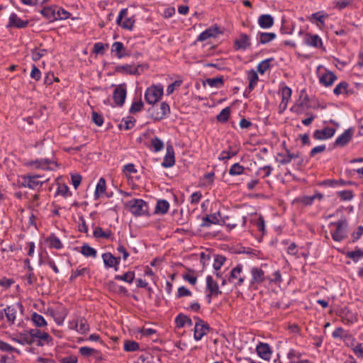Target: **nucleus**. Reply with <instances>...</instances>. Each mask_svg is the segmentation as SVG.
Instances as JSON below:
<instances>
[{
	"instance_id": "aec40b11",
	"label": "nucleus",
	"mask_w": 363,
	"mask_h": 363,
	"mask_svg": "<svg viewBox=\"0 0 363 363\" xmlns=\"http://www.w3.org/2000/svg\"><path fill=\"white\" fill-rule=\"evenodd\" d=\"M102 259L105 266L107 267H116L120 264L121 261L120 257H113L110 252L104 253L102 255ZM117 269H118L116 268V270Z\"/></svg>"
},
{
	"instance_id": "20e7f679",
	"label": "nucleus",
	"mask_w": 363,
	"mask_h": 363,
	"mask_svg": "<svg viewBox=\"0 0 363 363\" xmlns=\"http://www.w3.org/2000/svg\"><path fill=\"white\" fill-rule=\"evenodd\" d=\"M18 309L21 311L23 310V306L20 303L15 305L8 306L0 312V317L2 318L3 314L4 313L8 323L9 325H13L16 320Z\"/></svg>"
},
{
	"instance_id": "6e6552de",
	"label": "nucleus",
	"mask_w": 363,
	"mask_h": 363,
	"mask_svg": "<svg viewBox=\"0 0 363 363\" xmlns=\"http://www.w3.org/2000/svg\"><path fill=\"white\" fill-rule=\"evenodd\" d=\"M252 279L250 280V286L257 289L256 285L264 281L265 277L264 271L258 267H253L251 269Z\"/></svg>"
},
{
	"instance_id": "c756f323",
	"label": "nucleus",
	"mask_w": 363,
	"mask_h": 363,
	"mask_svg": "<svg viewBox=\"0 0 363 363\" xmlns=\"http://www.w3.org/2000/svg\"><path fill=\"white\" fill-rule=\"evenodd\" d=\"M57 6H46L44 7L41 11L40 13L50 21L57 20L55 9Z\"/></svg>"
},
{
	"instance_id": "7c9ffc66",
	"label": "nucleus",
	"mask_w": 363,
	"mask_h": 363,
	"mask_svg": "<svg viewBox=\"0 0 363 363\" xmlns=\"http://www.w3.org/2000/svg\"><path fill=\"white\" fill-rule=\"evenodd\" d=\"M305 40L308 45L315 48H318L323 45L322 40L318 35L306 34Z\"/></svg>"
},
{
	"instance_id": "f704fd0d",
	"label": "nucleus",
	"mask_w": 363,
	"mask_h": 363,
	"mask_svg": "<svg viewBox=\"0 0 363 363\" xmlns=\"http://www.w3.org/2000/svg\"><path fill=\"white\" fill-rule=\"evenodd\" d=\"M321 184L325 185V186H335L336 185H341V186H345L347 184L352 185V184H354V183L352 181L345 182L342 179H340V180L327 179V180H324L321 183Z\"/></svg>"
},
{
	"instance_id": "de8ad7c7",
	"label": "nucleus",
	"mask_w": 363,
	"mask_h": 363,
	"mask_svg": "<svg viewBox=\"0 0 363 363\" xmlns=\"http://www.w3.org/2000/svg\"><path fill=\"white\" fill-rule=\"evenodd\" d=\"M276 38V34L274 33H260L259 43L261 44H266Z\"/></svg>"
},
{
	"instance_id": "f3484780",
	"label": "nucleus",
	"mask_w": 363,
	"mask_h": 363,
	"mask_svg": "<svg viewBox=\"0 0 363 363\" xmlns=\"http://www.w3.org/2000/svg\"><path fill=\"white\" fill-rule=\"evenodd\" d=\"M175 163L174 159V147L171 144H167V153L164 157L162 165L164 167H171Z\"/></svg>"
},
{
	"instance_id": "5fc2aeb1",
	"label": "nucleus",
	"mask_w": 363,
	"mask_h": 363,
	"mask_svg": "<svg viewBox=\"0 0 363 363\" xmlns=\"http://www.w3.org/2000/svg\"><path fill=\"white\" fill-rule=\"evenodd\" d=\"M225 261V257L223 255H217L215 257L214 263L213 264V269L218 271L220 269Z\"/></svg>"
},
{
	"instance_id": "cd10ccee",
	"label": "nucleus",
	"mask_w": 363,
	"mask_h": 363,
	"mask_svg": "<svg viewBox=\"0 0 363 363\" xmlns=\"http://www.w3.org/2000/svg\"><path fill=\"white\" fill-rule=\"evenodd\" d=\"M38 177H23V181L21 182V185L25 187H28L30 189H35L38 186H41L42 182H40L38 181H36L35 179Z\"/></svg>"
},
{
	"instance_id": "338daca9",
	"label": "nucleus",
	"mask_w": 363,
	"mask_h": 363,
	"mask_svg": "<svg viewBox=\"0 0 363 363\" xmlns=\"http://www.w3.org/2000/svg\"><path fill=\"white\" fill-rule=\"evenodd\" d=\"M71 179L74 189H77L82 182V176L79 174H72Z\"/></svg>"
},
{
	"instance_id": "49530a36",
	"label": "nucleus",
	"mask_w": 363,
	"mask_h": 363,
	"mask_svg": "<svg viewBox=\"0 0 363 363\" xmlns=\"http://www.w3.org/2000/svg\"><path fill=\"white\" fill-rule=\"evenodd\" d=\"M348 83L346 82H342L339 84H337L333 90V92L335 95H340L343 92H345L346 94H349V91L347 90Z\"/></svg>"
},
{
	"instance_id": "0eeeda50",
	"label": "nucleus",
	"mask_w": 363,
	"mask_h": 363,
	"mask_svg": "<svg viewBox=\"0 0 363 363\" xmlns=\"http://www.w3.org/2000/svg\"><path fill=\"white\" fill-rule=\"evenodd\" d=\"M126 98V86L125 84L118 85L113 93V99L115 104L122 106Z\"/></svg>"
},
{
	"instance_id": "393cba45",
	"label": "nucleus",
	"mask_w": 363,
	"mask_h": 363,
	"mask_svg": "<svg viewBox=\"0 0 363 363\" xmlns=\"http://www.w3.org/2000/svg\"><path fill=\"white\" fill-rule=\"evenodd\" d=\"M111 52H116V55L119 59L125 56L129 55V54L126 52V49L124 47L123 44L121 42L113 43V44L112 45Z\"/></svg>"
},
{
	"instance_id": "f257e3e1",
	"label": "nucleus",
	"mask_w": 363,
	"mask_h": 363,
	"mask_svg": "<svg viewBox=\"0 0 363 363\" xmlns=\"http://www.w3.org/2000/svg\"><path fill=\"white\" fill-rule=\"evenodd\" d=\"M127 206L134 215L141 216L149 214L147 203L143 199H133L128 201Z\"/></svg>"
},
{
	"instance_id": "423d86ee",
	"label": "nucleus",
	"mask_w": 363,
	"mask_h": 363,
	"mask_svg": "<svg viewBox=\"0 0 363 363\" xmlns=\"http://www.w3.org/2000/svg\"><path fill=\"white\" fill-rule=\"evenodd\" d=\"M196 323L194 326V339L198 341L202 339V337L209 330V325L205 323L203 320L199 318H196Z\"/></svg>"
},
{
	"instance_id": "ea45409f",
	"label": "nucleus",
	"mask_w": 363,
	"mask_h": 363,
	"mask_svg": "<svg viewBox=\"0 0 363 363\" xmlns=\"http://www.w3.org/2000/svg\"><path fill=\"white\" fill-rule=\"evenodd\" d=\"M12 340L21 345H32V340H30L28 333H21L18 337H13Z\"/></svg>"
},
{
	"instance_id": "9d476101",
	"label": "nucleus",
	"mask_w": 363,
	"mask_h": 363,
	"mask_svg": "<svg viewBox=\"0 0 363 363\" xmlns=\"http://www.w3.org/2000/svg\"><path fill=\"white\" fill-rule=\"evenodd\" d=\"M242 271V266L241 264H238L231 270L230 275L228 281L229 282L235 283L236 285L241 286L245 280V277L241 276Z\"/></svg>"
},
{
	"instance_id": "8fccbe9b",
	"label": "nucleus",
	"mask_w": 363,
	"mask_h": 363,
	"mask_svg": "<svg viewBox=\"0 0 363 363\" xmlns=\"http://www.w3.org/2000/svg\"><path fill=\"white\" fill-rule=\"evenodd\" d=\"M244 169V167L241 166L239 163H235L231 166L229 174L232 176L240 175Z\"/></svg>"
},
{
	"instance_id": "ddd939ff",
	"label": "nucleus",
	"mask_w": 363,
	"mask_h": 363,
	"mask_svg": "<svg viewBox=\"0 0 363 363\" xmlns=\"http://www.w3.org/2000/svg\"><path fill=\"white\" fill-rule=\"evenodd\" d=\"M222 33L220 28L214 25L203 31L197 38V41H204L210 38H216L218 34Z\"/></svg>"
},
{
	"instance_id": "4d7b16f0",
	"label": "nucleus",
	"mask_w": 363,
	"mask_h": 363,
	"mask_svg": "<svg viewBox=\"0 0 363 363\" xmlns=\"http://www.w3.org/2000/svg\"><path fill=\"white\" fill-rule=\"evenodd\" d=\"M0 350L3 352H19V351L16 349L15 347H12L9 344L0 340Z\"/></svg>"
},
{
	"instance_id": "412c9836",
	"label": "nucleus",
	"mask_w": 363,
	"mask_h": 363,
	"mask_svg": "<svg viewBox=\"0 0 363 363\" xmlns=\"http://www.w3.org/2000/svg\"><path fill=\"white\" fill-rule=\"evenodd\" d=\"M70 328L75 329L77 332L80 333H85L89 330V325L86 320L84 318H80L79 320H77L73 323H69Z\"/></svg>"
},
{
	"instance_id": "69168bd1",
	"label": "nucleus",
	"mask_w": 363,
	"mask_h": 363,
	"mask_svg": "<svg viewBox=\"0 0 363 363\" xmlns=\"http://www.w3.org/2000/svg\"><path fill=\"white\" fill-rule=\"evenodd\" d=\"M89 272V269L86 267L82 268V269H77L74 272H72L70 279L73 280L75 278H77L79 276L84 275V274L87 273Z\"/></svg>"
},
{
	"instance_id": "6ab92c4d",
	"label": "nucleus",
	"mask_w": 363,
	"mask_h": 363,
	"mask_svg": "<svg viewBox=\"0 0 363 363\" xmlns=\"http://www.w3.org/2000/svg\"><path fill=\"white\" fill-rule=\"evenodd\" d=\"M352 135L353 130L352 128L345 130V132L336 139L334 145L344 147L350 141Z\"/></svg>"
},
{
	"instance_id": "a19ab883",
	"label": "nucleus",
	"mask_w": 363,
	"mask_h": 363,
	"mask_svg": "<svg viewBox=\"0 0 363 363\" xmlns=\"http://www.w3.org/2000/svg\"><path fill=\"white\" fill-rule=\"evenodd\" d=\"M106 191V180L104 178H101L96 185L94 196L96 199H98L101 194H104Z\"/></svg>"
},
{
	"instance_id": "603ef678",
	"label": "nucleus",
	"mask_w": 363,
	"mask_h": 363,
	"mask_svg": "<svg viewBox=\"0 0 363 363\" xmlns=\"http://www.w3.org/2000/svg\"><path fill=\"white\" fill-rule=\"evenodd\" d=\"M139 349V345L135 341L126 340L124 343V350L134 352Z\"/></svg>"
},
{
	"instance_id": "a18cd8bd",
	"label": "nucleus",
	"mask_w": 363,
	"mask_h": 363,
	"mask_svg": "<svg viewBox=\"0 0 363 363\" xmlns=\"http://www.w3.org/2000/svg\"><path fill=\"white\" fill-rule=\"evenodd\" d=\"M230 114V107H225L216 116V119L219 122L225 123V122H226L228 120Z\"/></svg>"
},
{
	"instance_id": "2f4dec72",
	"label": "nucleus",
	"mask_w": 363,
	"mask_h": 363,
	"mask_svg": "<svg viewBox=\"0 0 363 363\" xmlns=\"http://www.w3.org/2000/svg\"><path fill=\"white\" fill-rule=\"evenodd\" d=\"M175 323L178 328H182L184 325L191 326L193 325L192 320L187 315L184 314H179L175 318Z\"/></svg>"
},
{
	"instance_id": "a211bd4d",
	"label": "nucleus",
	"mask_w": 363,
	"mask_h": 363,
	"mask_svg": "<svg viewBox=\"0 0 363 363\" xmlns=\"http://www.w3.org/2000/svg\"><path fill=\"white\" fill-rule=\"evenodd\" d=\"M29 22L28 21H23L17 14L13 13L9 16V24L7 25V28H24L27 27Z\"/></svg>"
},
{
	"instance_id": "37998d69",
	"label": "nucleus",
	"mask_w": 363,
	"mask_h": 363,
	"mask_svg": "<svg viewBox=\"0 0 363 363\" xmlns=\"http://www.w3.org/2000/svg\"><path fill=\"white\" fill-rule=\"evenodd\" d=\"M274 60V58H268L261 62L257 66V72L263 74L270 67V62Z\"/></svg>"
},
{
	"instance_id": "3c124183",
	"label": "nucleus",
	"mask_w": 363,
	"mask_h": 363,
	"mask_svg": "<svg viewBox=\"0 0 363 363\" xmlns=\"http://www.w3.org/2000/svg\"><path fill=\"white\" fill-rule=\"evenodd\" d=\"M93 234L96 238H108L111 235V232L110 230L104 231L102 228H95Z\"/></svg>"
},
{
	"instance_id": "4468645a",
	"label": "nucleus",
	"mask_w": 363,
	"mask_h": 363,
	"mask_svg": "<svg viewBox=\"0 0 363 363\" xmlns=\"http://www.w3.org/2000/svg\"><path fill=\"white\" fill-rule=\"evenodd\" d=\"M28 333L30 340H32V344L36 342V339L44 341H52V340L48 333L43 332L39 329H31Z\"/></svg>"
},
{
	"instance_id": "f03ea898",
	"label": "nucleus",
	"mask_w": 363,
	"mask_h": 363,
	"mask_svg": "<svg viewBox=\"0 0 363 363\" xmlns=\"http://www.w3.org/2000/svg\"><path fill=\"white\" fill-rule=\"evenodd\" d=\"M163 94V87L161 85H152L147 88L145 94V99L150 104H155Z\"/></svg>"
},
{
	"instance_id": "c85d7f7f",
	"label": "nucleus",
	"mask_w": 363,
	"mask_h": 363,
	"mask_svg": "<svg viewBox=\"0 0 363 363\" xmlns=\"http://www.w3.org/2000/svg\"><path fill=\"white\" fill-rule=\"evenodd\" d=\"M330 235L335 241L340 242L347 237V232L346 228H335Z\"/></svg>"
},
{
	"instance_id": "dca6fc26",
	"label": "nucleus",
	"mask_w": 363,
	"mask_h": 363,
	"mask_svg": "<svg viewBox=\"0 0 363 363\" xmlns=\"http://www.w3.org/2000/svg\"><path fill=\"white\" fill-rule=\"evenodd\" d=\"M256 351L259 357L264 360H269L272 355V350L267 343L260 342L256 347Z\"/></svg>"
},
{
	"instance_id": "680f3d73",
	"label": "nucleus",
	"mask_w": 363,
	"mask_h": 363,
	"mask_svg": "<svg viewBox=\"0 0 363 363\" xmlns=\"http://www.w3.org/2000/svg\"><path fill=\"white\" fill-rule=\"evenodd\" d=\"M305 92V90L301 91V95L299 97L296 106H294L292 109H295L297 107H303L309 100L307 94L303 96V94Z\"/></svg>"
},
{
	"instance_id": "bf43d9fd",
	"label": "nucleus",
	"mask_w": 363,
	"mask_h": 363,
	"mask_svg": "<svg viewBox=\"0 0 363 363\" xmlns=\"http://www.w3.org/2000/svg\"><path fill=\"white\" fill-rule=\"evenodd\" d=\"M287 155L286 157L283 158L279 161V162L282 164H286L291 162L292 159L298 158L299 157V154L296 153H291L288 150H286Z\"/></svg>"
},
{
	"instance_id": "4be33fe9",
	"label": "nucleus",
	"mask_w": 363,
	"mask_h": 363,
	"mask_svg": "<svg viewBox=\"0 0 363 363\" xmlns=\"http://www.w3.org/2000/svg\"><path fill=\"white\" fill-rule=\"evenodd\" d=\"M46 244L50 248H55L56 250H61L63 248L64 245L60 240L55 236V234L52 233L48 237H47L45 240Z\"/></svg>"
},
{
	"instance_id": "39448f33",
	"label": "nucleus",
	"mask_w": 363,
	"mask_h": 363,
	"mask_svg": "<svg viewBox=\"0 0 363 363\" xmlns=\"http://www.w3.org/2000/svg\"><path fill=\"white\" fill-rule=\"evenodd\" d=\"M208 224H218L219 225H226V227H235V225L225 224V220L221 218L220 213H213L203 218V223L201 226L204 227Z\"/></svg>"
},
{
	"instance_id": "c03bdc74",
	"label": "nucleus",
	"mask_w": 363,
	"mask_h": 363,
	"mask_svg": "<svg viewBox=\"0 0 363 363\" xmlns=\"http://www.w3.org/2000/svg\"><path fill=\"white\" fill-rule=\"evenodd\" d=\"M135 277V273L133 272H128L123 275H116L115 279L121 280L128 283H132Z\"/></svg>"
},
{
	"instance_id": "c9c22d12",
	"label": "nucleus",
	"mask_w": 363,
	"mask_h": 363,
	"mask_svg": "<svg viewBox=\"0 0 363 363\" xmlns=\"http://www.w3.org/2000/svg\"><path fill=\"white\" fill-rule=\"evenodd\" d=\"M80 252L84 256L86 257L95 258L97 254L96 250L87 244H84L82 246Z\"/></svg>"
},
{
	"instance_id": "9b49d317",
	"label": "nucleus",
	"mask_w": 363,
	"mask_h": 363,
	"mask_svg": "<svg viewBox=\"0 0 363 363\" xmlns=\"http://www.w3.org/2000/svg\"><path fill=\"white\" fill-rule=\"evenodd\" d=\"M50 315L53 317L55 323L60 325L63 323L66 316L68 314V311L63 306H59L56 309H51L50 311Z\"/></svg>"
},
{
	"instance_id": "b1692460",
	"label": "nucleus",
	"mask_w": 363,
	"mask_h": 363,
	"mask_svg": "<svg viewBox=\"0 0 363 363\" xmlns=\"http://www.w3.org/2000/svg\"><path fill=\"white\" fill-rule=\"evenodd\" d=\"M250 45V39L247 34L242 33L238 39L235 40V48L236 50H245Z\"/></svg>"
},
{
	"instance_id": "052dcab7",
	"label": "nucleus",
	"mask_w": 363,
	"mask_h": 363,
	"mask_svg": "<svg viewBox=\"0 0 363 363\" xmlns=\"http://www.w3.org/2000/svg\"><path fill=\"white\" fill-rule=\"evenodd\" d=\"M337 194L343 201H350L353 198V193L350 190L339 191Z\"/></svg>"
},
{
	"instance_id": "774afa93",
	"label": "nucleus",
	"mask_w": 363,
	"mask_h": 363,
	"mask_svg": "<svg viewBox=\"0 0 363 363\" xmlns=\"http://www.w3.org/2000/svg\"><path fill=\"white\" fill-rule=\"evenodd\" d=\"M77 357L73 355L67 356L63 357L61 360V363H77Z\"/></svg>"
},
{
	"instance_id": "e433bc0d",
	"label": "nucleus",
	"mask_w": 363,
	"mask_h": 363,
	"mask_svg": "<svg viewBox=\"0 0 363 363\" xmlns=\"http://www.w3.org/2000/svg\"><path fill=\"white\" fill-rule=\"evenodd\" d=\"M31 320L36 327L42 328L47 325V322L44 317L35 312L32 314Z\"/></svg>"
},
{
	"instance_id": "bb28decb",
	"label": "nucleus",
	"mask_w": 363,
	"mask_h": 363,
	"mask_svg": "<svg viewBox=\"0 0 363 363\" xmlns=\"http://www.w3.org/2000/svg\"><path fill=\"white\" fill-rule=\"evenodd\" d=\"M291 95V89L288 86H284L282 89V101L279 106V113H282L287 106L289 99Z\"/></svg>"
},
{
	"instance_id": "1a4fd4ad",
	"label": "nucleus",
	"mask_w": 363,
	"mask_h": 363,
	"mask_svg": "<svg viewBox=\"0 0 363 363\" xmlns=\"http://www.w3.org/2000/svg\"><path fill=\"white\" fill-rule=\"evenodd\" d=\"M206 287L210 291V294L207 295L208 303H210L211 302V296H218L221 294V291L219 290L217 282L215 281L213 277L210 275L206 277Z\"/></svg>"
},
{
	"instance_id": "58836bf2",
	"label": "nucleus",
	"mask_w": 363,
	"mask_h": 363,
	"mask_svg": "<svg viewBox=\"0 0 363 363\" xmlns=\"http://www.w3.org/2000/svg\"><path fill=\"white\" fill-rule=\"evenodd\" d=\"M206 82L212 87H220L224 84V79L223 76L217 77L215 78H208L206 79Z\"/></svg>"
},
{
	"instance_id": "09e8293b",
	"label": "nucleus",
	"mask_w": 363,
	"mask_h": 363,
	"mask_svg": "<svg viewBox=\"0 0 363 363\" xmlns=\"http://www.w3.org/2000/svg\"><path fill=\"white\" fill-rule=\"evenodd\" d=\"M31 164H35L37 168L43 167L45 165H48L50 164H55L56 166H57V163L55 161H52L49 159H42V160H37L35 161H33L30 163Z\"/></svg>"
},
{
	"instance_id": "f8f14e48",
	"label": "nucleus",
	"mask_w": 363,
	"mask_h": 363,
	"mask_svg": "<svg viewBox=\"0 0 363 363\" xmlns=\"http://www.w3.org/2000/svg\"><path fill=\"white\" fill-rule=\"evenodd\" d=\"M153 111H155V107L152 108ZM170 113V108L167 103L162 102L160 104L159 110H157L155 112L153 111L152 113V116L155 119V121H160L167 116Z\"/></svg>"
},
{
	"instance_id": "0e129e2a",
	"label": "nucleus",
	"mask_w": 363,
	"mask_h": 363,
	"mask_svg": "<svg viewBox=\"0 0 363 363\" xmlns=\"http://www.w3.org/2000/svg\"><path fill=\"white\" fill-rule=\"evenodd\" d=\"M92 121L98 126H101L104 123L102 116L94 111L92 113Z\"/></svg>"
},
{
	"instance_id": "6e6d98bb",
	"label": "nucleus",
	"mask_w": 363,
	"mask_h": 363,
	"mask_svg": "<svg viewBox=\"0 0 363 363\" xmlns=\"http://www.w3.org/2000/svg\"><path fill=\"white\" fill-rule=\"evenodd\" d=\"M143 107V102L142 101L141 99H140L138 101H133L130 108V113H138L142 110Z\"/></svg>"
},
{
	"instance_id": "a878e982",
	"label": "nucleus",
	"mask_w": 363,
	"mask_h": 363,
	"mask_svg": "<svg viewBox=\"0 0 363 363\" xmlns=\"http://www.w3.org/2000/svg\"><path fill=\"white\" fill-rule=\"evenodd\" d=\"M258 23L262 28H269L273 26L274 18L269 14H263L259 17Z\"/></svg>"
},
{
	"instance_id": "473e14b6",
	"label": "nucleus",
	"mask_w": 363,
	"mask_h": 363,
	"mask_svg": "<svg viewBox=\"0 0 363 363\" xmlns=\"http://www.w3.org/2000/svg\"><path fill=\"white\" fill-rule=\"evenodd\" d=\"M169 207V204L166 200H159L155 208L154 213L164 214L167 212Z\"/></svg>"
},
{
	"instance_id": "13d9d810",
	"label": "nucleus",
	"mask_w": 363,
	"mask_h": 363,
	"mask_svg": "<svg viewBox=\"0 0 363 363\" xmlns=\"http://www.w3.org/2000/svg\"><path fill=\"white\" fill-rule=\"evenodd\" d=\"M151 145L153 147L155 152H159L164 147L163 142L158 138L152 139Z\"/></svg>"
},
{
	"instance_id": "72a5a7b5",
	"label": "nucleus",
	"mask_w": 363,
	"mask_h": 363,
	"mask_svg": "<svg viewBox=\"0 0 363 363\" xmlns=\"http://www.w3.org/2000/svg\"><path fill=\"white\" fill-rule=\"evenodd\" d=\"M340 218L337 221H331V225H335L336 227L340 228V227H345L347 225V219L342 216V213L341 211H337L335 214L334 215H330L328 216V218H333V217H339Z\"/></svg>"
},
{
	"instance_id": "4c0bfd02",
	"label": "nucleus",
	"mask_w": 363,
	"mask_h": 363,
	"mask_svg": "<svg viewBox=\"0 0 363 363\" xmlns=\"http://www.w3.org/2000/svg\"><path fill=\"white\" fill-rule=\"evenodd\" d=\"M347 258L352 259L354 262H358L362 257H363V249L359 248L355 249L354 251H350L345 254Z\"/></svg>"
},
{
	"instance_id": "e2e57ef3",
	"label": "nucleus",
	"mask_w": 363,
	"mask_h": 363,
	"mask_svg": "<svg viewBox=\"0 0 363 363\" xmlns=\"http://www.w3.org/2000/svg\"><path fill=\"white\" fill-rule=\"evenodd\" d=\"M182 83V80H176L173 83L170 84L167 86V95L172 94L174 92L175 87L180 86Z\"/></svg>"
},
{
	"instance_id": "5701e85b",
	"label": "nucleus",
	"mask_w": 363,
	"mask_h": 363,
	"mask_svg": "<svg viewBox=\"0 0 363 363\" xmlns=\"http://www.w3.org/2000/svg\"><path fill=\"white\" fill-rule=\"evenodd\" d=\"M337 79L336 75L331 71H326V72L320 77L319 82L320 84L325 86H329L333 84Z\"/></svg>"
},
{
	"instance_id": "7ed1b4c3",
	"label": "nucleus",
	"mask_w": 363,
	"mask_h": 363,
	"mask_svg": "<svg viewBox=\"0 0 363 363\" xmlns=\"http://www.w3.org/2000/svg\"><path fill=\"white\" fill-rule=\"evenodd\" d=\"M135 22V20L133 16H128V9H121L116 19L118 26L128 30H132L133 28Z\"/></svg>"
},
{
	"instance_id": "2eb2a0df",
	"label": "nucleus",
	"mask_w": 363,
	"mask_h": 363,
	"mask_svg": "<svg viewBox=\"0 0 363 363\" xmlns=\"http://www.w3.org/2000/svg\"><path fill=\"white\" fill-rule=\"evenodd\" d=\"M335 133V129L330 127H325L323 130L314 131L313 137L315 140H326L332 138Z\"/></svg>"
},
{
	"instance_id": "864d4df0",
	"label": "nucleus",
	"mask_w": 363,
	"mask_h": 363,
	"mask_svg": "<svg viewBox=\"0 0 363 363\" xmlns=\"http://www.w3.org/2000/svg\"><path fill=\"white\" fill-rule=\"evenodd\" d=\"M57 194L62 195L64 197H67L68 196L72 195V194L69 191V187L65 184H58Z\"/></svg>"
},
{
	"instance_id": "79ce46f5",
	"label": "nucleus",
	"mask_w": 363,
	"mask_h": 363,
	"mask_svg": "<svg viewBox=\"0 0 363 363\" xmlns=\"http://www.w3.org/2000/svg\"><path fill=\"white\" fill-rule=\"evenodd\" d=\"M79 353L84 357H91L99 355V352L89 347H82L79 349Z\"/></svg>"
}]
</instances>
